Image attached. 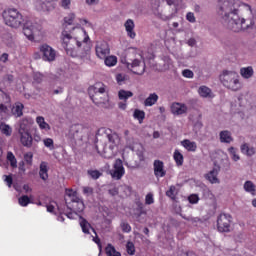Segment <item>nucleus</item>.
I'll list each match as a JSON object with an SVG mask.
<instances>
[{"instance_id": "nucleus-1", "label": "nucleus", "mask_w": 256, "mask_h": 256, "mask_svg": "<svg viewBox=\"0 0 256 256\" xmlns=\"http://www.w3.org/2000/svg\"><path fill=\"white\" fill-rule=\"evenodd\" d=\"M241 7L247 12V17L239 16L237 0H223L218 8V15L221 17L224 25L234 33L255 29V13H253L251 5L242 3Z\"/></svg>"}, {"instance_id": "nucleus-2", "label": "nucleus", "mask_w": 256, "mask_h": 256, "mask_svg": "<svg viewBox=\"0 0 256 256\" xmlns=\"http://www.w3.org/2000/svg\"><path fill=\"white\" fill-rule=\"evenodd\" d=\"M61 45L70 57L80 59L91 58V46H89V34L81 26L73 27L71 30H63L60 36Z\"/></svg>"}, {"instance_id": "nucleus-3", "label": "nucleus", "mask_w": 256, "mask_h": 256, "mask_svg": "<svg viewBox=\"0 0 256 256\" xmlns=\"http://www.w3.org/2000/svg\"><path fill=\"white\" fill-rule=\"evenodd\" d=\"M219 81L223 87L230 91H241L243 88L241 77L234 70H223L219 75Z\"/></svg>"}, {"instance_id": "nucleus-4", "label": "nucleus", "mask_w": 256, "mask_h": 256, "mask_svg": "<svg viewBox=\"0 0 256 256\" xmlns=\"http://www.w3.org/2000/svg\"><path fill=\"white\" fill-rule=\"evenodd\" d=\"M5 25L12 29H19L23 25V14L15 8H8L2 12Z\"/></svg>"}, {"instance_id": "nucleus-5", "label": "nucleus", "mask_w": 256, "mask_h": 256, "mask_svg": "<svg viewBox=\"0 0 256 256\" xmlns=\"http://www.w3.org/2000/svg\"><path fill=\"white\" fill-rule=\"evenodd\" d=\"M23 33L29 41L41 40L45 37V28L37 22L28 21L24 24Z\"/></svg>"}, {"instance_id": "nucleus-6", "label": "nucleus", "mask_w": 256, "mask_h": 256, "mask_svg": "<svg viewBox=\"0 0 256 256\" xmlns=\"http://www.w3.org/2000/svg\"><path fill=\"white\" fill-rule=\"evenodd\" d=\"M104 133H105V138L107 139L106 146L109 148L110 153L109 155H107V148L104 149V153H101V151H99V148L97 146H96V150L100 155H103L105 159H111V157L113 156V149H115V147L119 145V142L121 141V139L119 138V134L111 131L110 129L105 130Z\"/></svg>"}, {"instance_id": "nucleus-7", "label": "nucleus", "mask_w": 256, "mask_h": 256, "mask_svg": "<svg viewBox=\"0 0 256 256\" xmlns=\"http://www.w3.org/2000/svg\"><path fill=\"white\" fill-rule=\"evenodd\" d=\"M106 91L105 84L96 83L94 86L89 88V94L94 93L91 95V99L95 105H105L107 103V98L101 97Z\"/></svg>"}, {"instance_id": "nucleus-8", "label": "nucleus", "mask_w": 256, "mask_h": 256, "mask_svg": "<svg viewBox=\"0 0 256 256\" xmlns=\"http://www.w3.org/2000/svg\"><path fill=\"white\" fill-rule=\"evenodd\" d=\"M231 223H233V217L230 214H220L217 218L219 233H231Z\"/></svg>"}, {"instance_id": "nucleus-9", "label": "nucleus", "mask_w": 256, "mask_h": 256, "mask_svg": "<svg viewBox=\"0 0 256 256\" xmlns=\"http://www.w3.org/2000/svg\"><path fill=\"white\" fill-rule=\"evenodd\" d=\"M40 53L43 61H48V63H52L57 57V51H55L49 44H42L40 46Z\"/></svg>"}, {"instance_id": "nucleus-10", "label": "nucleus", "mask_w": 256, "mask_h": 256, "mask_svg": "<svg viewBox=\"0 0 256 256\" xmlns=\"http://www.w3.org/2000/svg\"><path fill=\"white\" fill-rule=\"evenodd\" d=\"M110 175L112 179H115L116 181L123 179V175H125V167H123V160H115L113 168L110 170Z\"/></svg>"}, {"instance_id": "nucleus-11", "label": "nucleus", "mask_w": 256, "mask_h": 256, "mask_svg": "<svg viewBox=\"0 0 256 256\" xmlns=\"http://www.w3.org/2000/svg\"><path fill=\"white\" fill-rule=\"evenodd\" d=\"M95 53L98 59H105L109 53H111V48L105 40H99L95 45Z\"/></svg>"}, {"instance_id": "nucleus-12", "label": "nucleus", "mask_w": 256, "mask_h": 256, "mask_svg": "<svg viewBox=\"0 0 256 256\" xmlns=\"http://www.w3.org/2000/svg\"><path fill=\"white\" fill-rule=\"evenodd\" d=\"M68 197H71L72 201V209L75 213H83L85 211V203H83V200L79 199L75 196V192L73 190H69L67 192Z\"/></svg>"}, {"instance_id": "nucleus-13", "label": "nucleus", "mask_w": 256, "mask_h": 256, "mask_svg": "<svg viewBox=\"0 0 256 256\" xmlns=\"http://www.w3.org/2000/svg\"><path fill=\"white\" fill-rule=\"evenodd\" d=\"M83 125L74 124L70 127L69 132L67 134L68 139H72L74 141L83 139Z\"/></svg>"}, {"instance_id": "nucleus-14", "label": "nucleus", "mask_w": 256, "mask_h": 256, "mask_svg": "<svg viewBox=\"0 0 256 256\" xmlns=\"http://www.w3.org/2000/svg\"><path fill=\"white\" fill-rule=\"evenodd\" d=\"M127 68L135 75H143L145 73V63L139 59H134L131 63H127Z\"/></svg>"}, {"instance_id": "nucleus-15", "label": "nucleus", "mask_w": 256, "mask_h": 256, "mask_svg": "<svg viewBox=\"0 0 256 256\" xmlns=\"http://www.w3.org/2000/svg\"><path fill=\"white\" fill-rule=\"evenodd\" d=\"M219 171H221V167L219 165H215L212 170L205 174V179L212 185L219 184Z\"/></svg>"}, {"instance_id": "nucleus-16", "label": "nucleus", "mask_w": 256, "mask_h": 256, "mask_svg": "<svg viewBox=\"0 0 256 256\" xmlns=\"http://www.w3.org/2000/svg\"><path fill=\"white\" fill-rule=\"evenodd\" d=\"M34 7L36 11H39L40 13H49V11L53 9V4L45 0H35Z\"/></svg>"}, {"instance_id": "nucleus-17", "label": "nucleus", "mask_w": 256, "mask_h": 256, "mask_svg": "<svg viewBox=\"0 0 256 256\" xmlns=\"http://www.w3.org/2000/svg\"><path fill=\"white\" fill-rule=\"evenodd\" d=\"M189 108H187V105L179 102H174L170 106V111L172 115H185L187 114Z\"/></svg>"}, {"instance_id": "nucleus-18", "label": "nucleus", "mask_w": 256, "mask_h": 256, "mask_svg": "<svg viewBox=\"0 0 256 256\" xmlns=\"http://www.w3.org/2000/svg\"><path fill=\"white\" fill-rule=\"evenodd\" d=\"M20 137V143L23 147H27L31 149L33 147V136H31V132H18Z\"/></svg>"}, {"instance_id": "nucleus-19", "label": "nucleus", "mask_w": 256, "mask_h": 256, "mask_svg": "<svg viewBox=\"0 0 256 256\" xmlns=\"http://www.w3.org/2000/svg\"><path fill=\"white\" fill-rule=\"evenodd\" d=\"M154 175L157 178L165 177L167 175V171H165V164L161 160H155L154 164Z\"/></svg>"}, {"instance_id": "nucleus-20", "label": "nucleus", "mask_w": 256, "mask_h": 256, "mask_svg": "<svg viewBox=\"0 0 256 256\" xmlns=\"http://www.w3.org/2000/svg\"><path fill=\"white\" fill-rule=\"evenodd\" d=\"M125 31L130 39H135L137 37V33H135V22L133 19H128L124 23Z\"/></svg>"}, {"instance_id": "nucleus-21", "label": "nucleus", "mask_w": 256, "mask_h": 256, "mask_svg": "<svg viewBox=\"0 0 256 256\" xmlns=\"http://www.w3.org/2000/svg\"><path fill=\"white\" fill-rule=\"evenodd\" d=\"M198 94L203 99H213V97H215V95H213V91L211 90V88L205 85H202L198 88Z\"/></svg>"}, {"instance_id": "nucleus-22", "label": "nucleus", "mask_w": 256, "mask_h": 256, "mask_svg": "<svg viewBox=\"0 0 256 256\" xmlns=\"http://www.w3.org/2000/svg\"><path fill=\"white\" fill-rule=\"evenodd\" d=\"M220 143L231 144L233 143V134L229 130H222L219 133Z\"/></svg>"}, {"instance_id": "nucleus-23", "label": "nucleus", "mask_w": 256, "mask_h": 256, "mask_svg": "<svg viewBox=\"0 0 256 256\" xmlns=\"http://www.w3.org/2000/svg\"><path fill=\"white\" fill-rule=\"evenodd\" d=\"M31 120L23 118L19 122L18 133H31Z\"/></svg>"}, {"instance_id": "nucleus-24", "label": "nucleus", "mask_w": 256, "mask_h": 256, "mask_svg": "<svg viewBox=\"0 0 256 256\" xmlns=\"http://www.w3.org/2000/svg\"><path fill=\"white\" fill-rule=\"evenodd\" d=\"M181 145L182 147H184V149H186V151H190L192 153H195L197 151V142L185 139L181 141Z\"/></svg>"}, {"instance_id": "nucleus-25", "label": "nucleus", "mask_w": 256, "mask_h": 256, "mask_svg": "<svg viewBox=\"0 0 256 256\" xmlns=\"http://www.w3.org/2000/svg\"><path fill=\"white\" fill-rule=\"evenodd\" d=\"M241 153L246 155L247 157H253L255 155L256 150L255 147L249 146V144L244 143L240 146Z\"/></svg>"}, {"instance_id": "nucleus-26", "label": "nucleus", "mask_w": 256, "mask_h": 256, "mask_svg": "<svg viewBox=\"0 0 256 256\" xmlns=\"http://www.w3.org/2000/svg\"><path fill=\"white\" fill-rule=\"evenodd\" d=\"M240 75L242 79H251L255 75V70H253V66L242 67L240 69Z\"/></svg>"}, {"instance_id": "nucleus-27", "label": "nucleus", "mask_w": 256, "mask_h": 256, "mask_svg": "<svg viewBox=\"0 0 256 256\" xmlns=\"http://www.w3.org/2000/svg\"><path fill=\"white\" fill-rule=\"evenodd\" d=\"M159 101V95L157 93H151L149 96L144 100V107H153Z\"/></svg>"}, {"instance_id": "nucleus-28", "label": "nucleus", "mask_w": 256, "mask_h": 256, "mask_svg": "<svg viewBox=\"0 0 256 256\" xmlns=\"http://www.w3.org/2000/svg\"><path fill=\"white\" fill-rule=\"evenodd\" d=\"M39 177L43 181H47V179H49V167L47 166V162H41Z\"/></svg>"}, {"instance_id": "nucleus-29", "label": "nucleus", "mask_w": 256, "mask_h": 256, "mask_svg": "<svg viewBox=\"0 0 256 256\" xmlns=\"http://www.w3.org/2000/svg\"><path fill=\"white\" fill-rule=\"evenodd\" d=\"M36 123L41 131H51V126L45 121L43 116H37Z\"/></svg>"}, {"instance_id": "nucleus-30", "label": "nucleus", "mask_w": 256, "mask_h": 256, "mask_svg": "<svg viewBox=\"0 0 256 256\" xmlns=\"http://www.w3.org/2000/svg\"><path fill=\"white\" fill-rule=\"evenodd\" d=\"M23 104L21 102H16L12 107V114L15 117H21L23 115Z\"/></svg>"}, {"instance_id": "nucleus-31", "label": "nucleus", "mask_w": 256, "mask_h": 256, "mask_svg": "<svg viewBox=\"0 0 256 256\" xmlns=\"http://www.w3.org/2000/svg\"><path fill=\"white\" fill-rule=\"evenodd\" d=\"M0 131L2 135H5L6 137H11L13 134V128L9 126V124L1 123L0 124Z\"/></svg>"}, {"instance_id": "nucleus-32", "label": "nucleus", "mask_w": 256, "mask_h": 256, "mask_svg": "<svg viewBox=\"0 0 256 256\" xmlns=\"http://www.w3.org/2000/svg\"><path fill=\"white\" fill-rule=\"evenodd\" d=\"M6 159L10 162V167H12V169H17V158L15 157V154H13V152L8 151Z\"/></svg>"}, {"instance_id": "nucleus-33", "label": "nucleus", "mask_w": 256, "mask_h": 256, "mask_svg": "<svg viewBox=\"0 0 256 256\" xmlns=\"http://www.w3.org/2000/svg\"><path fill=\"white\" fill-rule=\"evenodd\" d=\"M244 190L246 193H250V195H256L255 184H253L251 181H246L244 183Z\"/></svg>"}, {"instance_id": "nucleus-34", "label": "nucleus", "mask_w": 256, "mask_h": 256, "mask_svg": "<svg viewBox=\"0 0 256 256\" xmlns=\"http://www.w3.org/2000/svg\"><path fill=\"white\" fill-rule=\"evenodd\" d=\"M75 19H77V16L75 15V13H69L66 17H64L63 27H67L68 25H73V23H75Z\"/></svg>"}, {"instance_id": "nucleus-35", "label": "nucleus", "mask_w": 256, "mask_h": 256, "mask_svg": "<svg viewBox=\"0 0 256 256\" xmlns=\"http://www.w3.org/2000/svg\"><path fill=\"white\" fill-rule=\"evenodd\" d=\"M133 97V92L127 90H119L118 98L120 101H127V99Z\"/></svg>"}, {"instance_id": "nucleus-36", "label": "nucleus", "mask_w": 256, "mask_h": 256, "mask_svg": "<svg viewBox=\"0 0 256 256\" xmlns=\"http://www.w3.org/2000/svg\"><path fill=\"white\" fill-rule=\"evenodd\" d=\"M105 251L107 256H121V252L117 251L111 244L106 246Z\"/></svg>"}, {"instance_id": "nucleus-37", "label": "nucleus", "mask_w": 256, "mask_h": 256, "mask_svg": "<svg viewBox=\"0 0 256 256\" xmlns=\"http://www.w3.org/2000/svg\"><path fill=\"white\" fill-rule=\"evenodd\" d=\"M173 159L178 167H181V165H183V161H184L183 154H181L179 150L174 151Z\"/></svg>"}, {"instance_id": "nucleus-38", "label": "nucleus", "mask_w": 256, "mask_h": 256, "mask_svg": "<svg viewBox=\"0 0 256 256\" xmlns=\"http://www.w3.org/2000/svg\"><path fill=\"white\" fill-rule=\"evenodd\" d=\"M104 63L106 67H115V65H117V58L116 56H106Z\"/></svg>"}, {"instance_id": "nucleus-39", "label": "nucleus", "mask_w": 256, "mask_h": 256, "mask_svg": "<svg viewBox=\"0 0 256 256\" xmlns=\"http://www.w3.org/2000/svg\"><path fill=\"white\" fill-rule=\"evenodd\" d=\"M80 227L86 235H89V229H91V224L87 222L84 218L80 217Z\"/></svg>"}, {"instance_id": "nucleus-40", "label": "nucleus", "mask_w": 256, "mask_h": 256, "mask_svg": "<svg viewBox=\"0 0 256 256\" xmlns=\"http://www.w3.org/2000/svg\"><path fill=\"white\" fill-rule=\"evenodd\" d=\"M228 153H229L232 161L237 162L241 159V156H239V153H237V148H235L233 146L228 148Z\"/></svg>"}, {"instance_id": "nucleus-41", "label": "nucleus", "mask_w": 256, "mask_h": 256, "mask_svg": "<svg viewBox=\"0 0 256 256\" xmlns=\"http://www.w3.org/2000/svg\"><path fill=\"white\" fill-rule=\"evenodd\" d=\"M134 119H137L139 123H143V119H145V111L136 109L133 113Z\"/></svg>"}, {"instance_id": "nucleus-42", "label": "nucleus", "mask_w": 256, "mask_h": 256, "mask_svg": "<svg viewBox=\"0 0 256 256\" xmlns=\"http://www.w3.org/2000/svg\"><path fill=\"white\" fill-rule=\"evenodd\" d=\"M44 147H47L50 151H53L55 149V142L52 138H45L43 140Z\"/></svg>"}, {"instance_id": "nucleus-43", "label": "nucleus", "mask_w": 256, "mask_h": 256, "mask_svg": "<svg viewBox=\"0 0 256 256\" xmlns=\"http://www.w3.org/2000/svg\"><path fill=\"white\" fill-rule=\"evenodd\" d=\"M162 2L169 5V7H171V6L181 7L183 0H162Z\"/></svg>"}, {"instance_id": "nucleus-44", "label": "nucleus", "mask_w": 256, "mask_h": 256, "mask_svg": "<svg viewBox=\"0 0 256 256\" xmlns=\"http://www.w3.org/2000/svg\"><path fill=\"white\" fill-rule=\"evenodd\" d=\"M18 203L21 205V207H27V205L31 203V199H29V196L24 195L18 199Z\"/></svg>"}, {"instance_id": "nucleus-45", "label": "nucleus", "mask_w": 256, "mask_h": 256, "mask_svg": "<svg viewBox=\"0 0 256 256\" xmlns=\"http://www.w3.org/2000/svg\"><path fill=\"white\" fill-rule=\"evenodd\" d=\"M167 197H170V199H175L177 195V187L170 186L169 190L166 192Z\"/></svg>"}, {"instance_id": "nucleus-46", "label": "nucleus", "mask_w": 256, "mask_h": 256, "mask_svg": "<svg viewBox=\"0 0 256 256\" xmlns=\"http://www.w3.org/2000/svg\"><path fill=\"white\" fill-rule=\"evenodd\" d=\"M126 251L128 255H135V244H133V242H128L126 244Z\"/></svg>"}, {"instance_id": "nucleus-47", "label": "nucleus", "mask_w": 256, "mask_h": 256, "mask_svg": "<svg viewBox=\"0 0 256 256\" xmlns=\"http://www.w3.org/2000/svg\"><path fill=\"white\" fill-rule=\"evenodd\" d=\"M48 213H54L55 207H57L58 211H61V207L56 204V202H50L49 205L46 206Z\"/></svg>"}, {"instance_id": "nucleus-48", "label": "nucleus", "mask_w": 256, "mask_h": 256, "mask_svg": "<svg viewBox=\"0 0 256 256\" xmlns=\"http://www.w3.org/2000/svg\"><path fill=\"white\" fill-rule=\"evenodd\" d=\"M24 160L27 165H33V152H27L24 154Z\"/></svg>"}, {"instance_id": "nucleus-49", "label": "nucleus", "mask_w": 256, "mask_h": 256, "mask_svg": "<svg viewBox=\"0 0 256 256\" xmlns=\"http://www.w3.org/2000/svg\"><path fill=\"white\" fill-rule=\"evenodd\" d=\"M9 101H11L9 95H7V93H5L3 90H0V102L9 103Z\"/></svg>"}, {"instance_id": "nucleus-50", "label": "nucleus", "mask_w": 256, "mask_h": 256, "mask_svg": "<svg viewBox=\"0 0 256 256\" xmlns=\"http://www.w3.org/2000/svg\"><path fill=\"white\" fill-rule=\"evenodd\" d=\"M182 77H185L186 79H193V77H195V73L189 69H184L182 71Z\"/></svg>"}, {"instance_id": "nucleus-51", "label": "nucleus", "mask_w": 256, "mask_h": 256, "mask_svg": "<svg viewBox=\"0 0 256 256\" xmlns=\"http://www.w3.org/2000/svg\"><path fill=\"white\" fill-rule=\"evenodd\" d=\"M59 5L62 9L69 10L71 9V0H61Z\"/></svg>"}, {"instance_id": "nucleus-52", "label": "nucleus", "mask_w": 256, "mask_h": 256, "mask_svg": "<svg viewBox=\"0 0 256 256\" xmlns=\"http://www.w3.org/2000/svg\"><path fill=\"white\" fill-rule=\"evenodd\" d=\"M146 205H153L155 203V199L153 198V193H148L145 197Z\"/></svg>"}, {"instance_id": "nucleus-53", "label": "nucleus", "mask_w": 256, "mask_h": 256, "mask_svg": "<svg viewBox=\"0 0 256 256\" xmlns=\"http://www.w3.org/2000/svg\"><path fill=\"white\" fill-rule=\"evenodd\" d=\"M120 227L124 233H131V225H129V223L122 222Z\"/></svg>"}, {"instance_id": "nucleus-54", "label": "nucleus", "mask_w": 256, "mask_h": 256, "mask_svg": "<svg viewBox=\"0 0 256 256\" xmlns=\"http://www.w3.org/2000/svg\"><path fill=\"white\" fill-rule=\"evenodd\" d=\"M186 221H189L190 223H192V225H195V223H199V221H201V219H199V217H192V216H182Z\"/></svg>"}, {"instance_id": "nucleus-55", "label": "nucleus", "mask_w": 256, "mask_h": 256, "mask_svg": "<svg viewBox=\"0 0 256 256\" xmlns=\"http://www.w3.org/2000/svg\"><path fill=\"white\" fill-rule=\"evenodd\" d=\"M88 175L93 179H99V177H101V172H99V170H89Z\"/></svg>"}, {"instance_id": "nucleus-56", "label": "nucleus", "mask_w": 256, "mask_h": 256, "mask_svg": "<svg viewBox=\"0 0 256 256\" xmlns=\"http://www.w3.org/2000/svg\"><path fill=\"white\" fill-rule=\"evenodd\" d=\"M188 201L189 203H191L192 205H195L197 203H199V196L196 194H192L188 197Z\"/></svg>"}, {"instance_id": "nucleus-57", "label": "nucleus", "mask_w": 256, "mask_h": 256, "mask_svg": "<svg viewBox=\"0 0 256 256\" xmlns=\"http://www.w3.org/2000/svg\"><path fill=\"white\" fill-rule=\"evenodd\" d=\"M34 83H42L43 82V74L36 72L33 76Z\"/></svg>"}, {"instance_id": "nucleus-58", "label": "nucleus", "mask_w": 256, "mask_h": 256, "mask_svg": "<svg viewBox=\"0 0 256 256\" xmlns=\"http://www.w3.org/2000/svg\"><path fill=\"white\" fill-rule=\"evenodd\" d=\"M64 215L68 217V219H77V217H79V214L74 210L71 212H64Z\"/></svg>"}, {"instance_id": "nucleus-59", "label": "nucleus", "mask_w": 256, "mask_h": 256, "mask_svg": "<svg viewBox=\"0 0 256 256\" xmlns=\"http://www.w3.org/2000/svg\"><path fill=\"white\" fill-rule=\"evenodd\" d=\"M186 19H187V21H189V23H195V21H196L195 14L193 12H188L186 14Z\"/></svg>"}, {"instance_id": "nucleus-60", "label": "nucleus", "mask_w": 256, "mask_h": 256, "mask_svg": "<svg viewBox=\"0 0 256 256\" xmlns=\"http://www.w3.org/2000/svg\"><path fill=\"white\" fill-rule=\"evenodd\" d=\"M3 178L8 187H11L13 185V177H11V175H4Z\"/></svg>"}, {"instance_id": "nucleus-61", "label": "nucleus", "mask_w": 256, "mask_h": 256, "mask_svg": "<svg viewBox=\"0 0 256 256\" xmlns=\"http://www.w3.org/2000/svg\"><path fill=\"white\" fill-rule=\"evenodd\" d=\"M83 193L84 195H93V188L89 187V186H85L83 187Z\"/></svg>"}, {"instance_id": "nucleus-62", "label": "nucleus", "mask_w": 256, "mask_h": 256, "mask_svg": "<svg viewBox=\"0 0 256 256\" xmlns=\"http://www.w3.org/2000/svg\"><path fill=\"white\" fill-rule=\"evenodd\" d=\"M109 195H111L112 197H115L117 195H119V189L117 187H114L112 189L108 190Z\"/></svg>"}, {"instance_id": "nucleus-63", "label": "nucleus", "mask_w": 256, "mask_h": 256, "mask_svg": "<svg viewBox=\"0 0 256 256\" xmlns=\"http://www.w3.org/2000/svg\"><path fill=\"white\" fill-rule=\"evenodd\" d=\"M116 81H117V83H119L121 85L123 83V81H125V75L117 74L116 75Z\"/></svg>"}, {"instance_id": "nucleus-64", "label": "nucleus", "mask_w": 256, "mask_h": 256, "mask_svg": "<svg viewBox=\"0 0 256 256\" xmlns=\"http://www.w3.org/2000/svg\"><path fill=\"white\" fill-rule=\"evenodd\" d=\"M13 79H14V77H13V75H11V74H8V75H6V76L4 77V81H5L6 83H13Z\"/></svg>"}]
</instances>
